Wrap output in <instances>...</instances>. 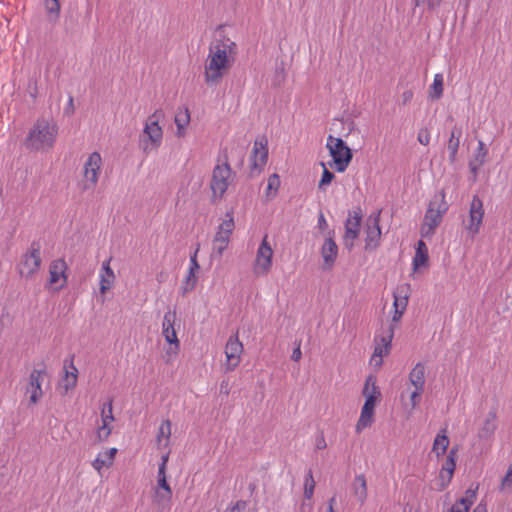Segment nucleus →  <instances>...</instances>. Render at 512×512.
I'll return each instance as SVG.
<instances>
[{"instance_id":"nucleus-1","label":"nucleus","mask_w":512,"mask_h":512,"mask_svg":"<svg viewBox=\"0 0 512 512\" xmlns=\"http://www.w3.org/2000/svg\"><path fill=\"white\" fill-rule=\"evenodd\" d=\"M238 53L237 44L223 36L209 45L204 63V82L208 87L217 86L233 67Z\"/></svg>"},{"instance_id":"nucleus-2","label":"nucleus","mask_w":512,"mask_h":512,"mask_svg":"<svg viewBox=\"0 0 512 512\" xmlns=\"http://www.w3.org/2000/svg\"><path fill=\"white\" fill-rule=\"evenodd\" d=\"M58 135V127L46 119H38L30 129L25 146L32 151H45L54 146Z\"/></svg>"},{"instance_id":"nucleus-3","label":"nucleus","mask_w":512,"mask_h":512,"mask_svg":"<svg viewBox=\"0 0 512 512\" xmlns=\"http://www.w3.org/2000/svg\"><path fill=\"white\" fill-rule=\"evenodd\" d=\"M162 117V110L157 109L145 120L142 134L139 137V147L145 155H149L151 152L158 150L162 145L163 129L159 125V121Z\"/></svg>"},{"instance_id":"nucleus-4","label":"nucleus","mask_w":512,"mask_h":512,"mask_svg":"<svg viewBox=\"0 0 512 512\" xmlns=\"http://www.w3.org/2000/svg\"><path fill=\"white\" fill-rule=\"evenodd\" d=\"M326 147L332 157L330 167H334L337 172H344L352 160V151L341 139L329 135L327 137Z\"/></svg>"},{"instance_id":"nucleus-5","label":"nucleus","mask_w":512,"mask_h":512,"mask_svg":"<svg viewBox=\"0 0 512 512\" xmlns=\"http://www.w3.org/2000/svg\"><path fill=\"white\" fill-rule=\"evenodd\" d=\"M232 180V169L227 158L214 167L210 182L213 201L221 200L226 193Z\"/></svg>"},{"instance_id":"nucleus-6","label":"nucleus","mask_w":512,"mask_h":512,"mask_svg":"<svg viewBox=\"0 0 512 512\" xmlns=\"http://www.w3.org/2000/svg\"><path fill=\"white\" fill-rule=\"evenodd\" d=\"M42 263L41 247L39 243L33 242L30 248L25 252L19 263L17 264V271L19 275L25 279H33Z\"/></svg>"},{"instance_id":"nucleus-7","label":"nucleus","mask_w":512,"mask_h":512,"mask_svg":"<svg viewBox=\"0 0 512 512\" xmlns=\"http://www.w3.org/2000/svg\"><path fill=\"white\" fill-rule=\"evenodd\" d=\"M395 327L389 325V327L383 331L382 335L375 338V347L370 363L380 368L383 364L382 357L389 354L391 349V343L394 336Z\"/></svg>"},{"instance_id":"nucleus-8","label":"nucleus","mask_w":512,"mask_h":512,"mask_svg":"<svg viewBox=\"0 0 512 512\" xmlns=\"http://www.w3.org/2000/svg\"><path fill=\"white\" fill-rule=\"evenodd\" d=\"M102 158L98 152L91 153L84 163L83 190L94 189L98 183Z\"/></svg>"},{"instance_id":"nucleus-9","label":"nucleus","mask_w":512,"mask_h":512,"mask_svg":"<svg viewBox=\"0 0 512 512\" xmlns=\"http://www.w3.org/2000/svg\"><path fill=\"white\" fill-rule=\"evenodd\" d=\"M243 351L244 347L239 340L238 333L230 336L225 345L226 362L224 368L226 372H231L236 369L240 364Z\"/></svg>"},{"instance_id":"nucleus-10","label":"nucleus","mask_w":512,"mask_h":512,"mask_svg":"<svg viewBox=\"0 0 512 512\" xmlns=\"http://www.w3.org/2000/svg\"><path fill=\"white\" fill-rule=\"evenodd\" d=\"M448 210V203L445 200V192L441 190L433 196L425 214V224H439L443 215Z\"/></svg>"},{"instance_id":"nucleus-11","label":"nucleus","mask_w":512,"mask_h":512,"mask_svg":"<svg viewBox=\"0 0 512 512\" xmlns=\"http://www.w3.org/2000/svg\"><path fill=\"white\" fill-rule=\"evenodd\" d=\"M272 256L273 250L268 243V236L265 235L256 253L254 263V273L256 275H266L270 271L272 266Z\"/></svg>"},{"instance_id":"nucleus-12","label":"nucleus","mask_w":512,"mask_h":512,"mask_svg":"<svg viewBox=\"0 0 512 512\" xmlns=\"http://www.w3.org/2000/svg\"><path fill=\"white\" fill-rule=\"evenodd\" d=\"M410 289H411L410 285L405 283V284L399 285L393 293L394 312L392 315V324L391 325H393L394 327H395V324L401 320V318L407 308Z\"/></svg>"},{"instance_id":"nucleus-13","label":"nucleus","mask_w":512,"mask_h":512,"mask_svg":"<svg viewBox=\"0 0 512 512\" xmlns=\"http://www.w3.org/2000/svg\"><path fill=\"white\" fill-rule=\"evenodd\" d=\"M268 159V150L266 146L260 142L255 141L253 145L252 155L250 157V177L258 175L265 167Z\"/></svg>"},{"instance_id":"nucleus-14","label":"nucleus","mask_w":512,"mask_h":512,"mask_svg":"<svg viewBox=\"0 0 512 512\" xmlns=\"http://www.w3.org/2000/svg\"><path fill=\"white\" fill-rule=\"evenodd\" d=\"M67 264L63 259H56L49 266V284L55 285V290L62 289L67 283Z\"/></svg>"},{"instance_id":"nucleus-15","label":"nucleus","mask_w":512,"mask_h":512,"mask_svg":"<svg viewBox=\"0 0 512 512\" xmlns=\"http://www.w3.org/2000/svg\"><path fill=\"white\" fill-rule=\"evenodd\" d=\"M46 376L45 370L34 369L29 376V383L26 392L29 394L30 402L36 404L43 396L42 382Z\"/></svg>"},{"instance_id":"nucleus-16","label":"nucleus","mask_w":512,"mask_h":512,"mask_svg":"<svg viewBox=\"0 0 512 512\" xmlns=\"http://www.w3.org/2000/svg\"><path fill=\"white\" fill-rule=\"evenodd\" d=\"M113 420L112 401H110L108 404L103 406L101 411L102 425L97 429V438L100 442L107 440L110 436L112 431L111 423Z\"/></svg>"},{"instance_id":"nucleus-17","label":"nucleus","mask_w":512,"mask_h":512,"mask_svg":"<svg viewBox=\"0 0 512 512\" xmlns=\"http://www.w3.org/2000/svg\"><path fill=\"white\" fill-rule=\"evenodd\" d=\"M458 454V449L453 447L442 465L440 471V481H441V489H444L451 481L455 467H456V458Z\"/></svg>"},{"instance_id":"nucleus-18","label":"nucleus","mask_w":512,"mask_h":512,"mask_svg":"<svg viewBox=\"0 0 512 512\" xmlns=\"http://www.w3.org/2000/svg\"><path fill=\"white\" fill-rule=\"evenodd\" d=\"M338 256V247L335 241L328 237L325 239L322 247H321V257L323 259V270H330Z\"/></svg>"},{"instance_id":"nucleus-19","label":"nucleus","mask_w":512,"mask_h":512,"mask_svg":"<svg viewBox=\"0 0 512 512\" xmlns=\"http://www.w3.org/2000/svg\"><path fill=\"white\" fill-rule=\"evenodd\" d=\"M177 319L175 310H168L163 317L162 322V335L164 336L166 342H176L179 340L175 330V322Z\"/></svg>"},{"instance_id":"nucleus-20","label":"nucleus","mask_w":512,"mask_h":512,"mask_svg":"<svg viewBox=\"0 0 512 512\" xmlns=\"http://www.w3.org/2000/svg\"><path fill=\"white\" fill-rule=\"evenodd\" d=\"M172 491L153 489L152 503L158 512L170 509Z\"/></svg>"},{"instance_id":"nucleus-21","label":"nucleus","mask_w":512,"mask_h":512,"mask_svg":"<svg viewBox=\"0 0 512 512\" xmlns=\"http://www.w3.org/2000/svg\"><path fill=\"white\" fill-rule=\"evenodd\" d=\"M476 499V489H468L465 496L458 500L454 505L444 512H469L470 507Z\"/></svg>"},{"instance_id":"nucleus-22","label":"nucleus","mask_w":512,"mask_h":512,"mask_svg":"<svg viewBox=\"0 0 512 512\" xmlns=\"http://www.w3.org/2000/svg\"><path fill=\"white\" fill-rule=\"evenodd\" d=\"M365 234L366 249H375L381 239V226H357Z\"/></svg>"},{"instance_id":"nucleus-23","label":"nucleus","mask_w":512,"mask_h":512,"mask_svg":"<svg viewBox=\"0 0 512 512\" xmlns=\"http://www.w3.org/2000/svg\"><path fill=\"white\" fill-rule=\"evenodd\" d=\"M64 371H65V375L61 379V385L67 392V391L73 389L77 384L78 369L73 364V361L70 360L69 364L67 363V361H65Z\"/></svg>"},{"instance_id":"nucleus-24","label":"nucleus","mask_w":512,"mask_h":512,"mask_svg":"<svg viewBox=\"0 0 512 512\" xmlns=\"http://www.w3.org/2000/svg\"><path fill=\"white\" fill-rule=\"evenodd\" d=\"M462 136V128L454 126L451 130L447 144L450 163H454L457 159V153L460 146V138Z\"/></svg>"},{"instance_id":"nucleus-25","label":"nucleus","mask_w":512,"mask_h":512,"mask_svg":"<svg viewBox=\"0 0 512 512\" xmlns=\"http://www.w3.org/2000/svg\"><path fill=\"white\" fill-rule=\"evenodd\" d=\"M115 274L110 267V259L106 260L102 264L100 273V292L105 294L114 284Z\"/></svg>"},{"instance_id":"nucleus-26","label":"nucleus","mask_w":512,"mask_h":512,"mask_svg":"<svg viewBox=\"0 0 512 512\" xmlns=\"http://www.w3.org/2000/svg\"><path fill=\"white\" fill-rule=\"evenodd\" d=\"M174 122L176 124V136L181 138L184 137L186 134V127L190 123V112L187 107L179 108L175 118Z\"/></svg>"},{"instance_id":"nucleus-27","label":"nucleus","mask_w":512,"mask_h":512,"mask_svg":"<svg viewBox=\"0 0 512 512\" xmlns=\"http://www.w3.org/2000/svg\"><path fill=\"white\" fill-rule=\"evenodd\" d=\"M116 453V448H110L105 452L99 453V455L92 462L93 468L100 473L103 467H111Z\"/></svg>"},{"instance_id":"nucleus-28","label":"nucleus","mask_w":512,"mask_h":512,"mask_svg":"<svg viewBox=\"0 0 512 512\" xmlns=\"http://www.w3.org/2000/svg\"><path fill=\"white\" fill-rule=\"evenodd\" d=\"M429 256L428 249L423 240H419L416 246V252L413 258V270L416 271L421 267L428 265Z\"/></svg>"},{"instance_id":"nucleus-29","label":"nucleus","mask_w":512,"mask_h":512,"mask_svg":"<svg viewBox=\"0 0 512 512\" xmlns=\"http://www.w3.org/2000/svg\"><path fill=\"white\" fill-rule=\"evenodd\" d=\"M425 366L417 363L409 373V381L414 388L424 390L425 386Z\"/></svg>"},{"instance_id":"nucleus-30","label":"nucleus","mask_w":512,"mask_h":512,"mask_svg":"<svg viewBox=\"0 0 512 512\" xmlns=\"http://www.w3.org/2000/svg\"><path fill=\"white\" fill-rule=\"evenodd\" d=\"M231 232V229H223V226H220L219 231L216 233L213 250L214 252L218 253V255L221 256L224 250L227 248Z\"/></svg>"},{"instance_id":"nucleus-31","label":"nucleus","mask_w":512,"mask_h":512,"mask_svg":"<svg viewBox=\"0 0 512 512\" xmlns=\"http://www.w3.org/2000/svg\"><path fill=\"white\" fill-rule=\"evenodd\" d=\"M352 489L355 497L363 504L368 496L367 481L364 475H357L353 481Z\"/></svg>"},{"instance_id":"nucleus-32","label":"nucleus","mask_w":512,"mask_h":512,"mask_svg":"<svg viewBox=\"0 0 512 512\" xmlns=\"http://www.w3.org/2000/svg\"><path fill=\"white\" fill-rule=\"evenodd\" d=\"M449 443L450 441L447 436L446 429H442L434 439L432 452L435 453L437 457L444 455L449 446Z\"/></svg>"},{"instance_id":"nucleus-33","label":"nucleus","mask_w":512,"mask_h":512,"mask_svg":"<svg viewBox=\"0 0 512 512\" xmlns=\"http://www.w3.org/2000/svg\"><path fill=\"white\" fill-rule=\"evenodd\" d=\"M483 215V203L478 196H474L470 204V224H482Z\"/></svg>"},{"instance_id":"nucleus-34","label":"nucleus","mask_w":512,"mask_h":512,"mask_svg":"<svg viewBox=\"0 0 512 512\" xmlns=\"http://www.w3.org/2000/svg\"><path fill=\"white\" fill-rule=\"evenodd\" d=\"M171 436V422L170 420L166 419L162 421L158 428V432L156 435V441L159 447H167L169 444Z\"/></svg>"},{"instance_id":"nucleus-35","label":"nucleus","mask_w":512,"mask_h":512,"mask_svg":"<svg viewBox=\"0 0 512 512\" xmlns=\"http://www.w3.org/2000/svg\"><path fill=\"white\" fill-rule=\"evenodd\" d=\"M374 422V410L361 409L360 417L356 424V432L361 433L365 428L370 427Z\"/></svg>"},{"instance_id":"nucleus-36","label":"nucleus","mask_w":512,"mask_h":512,"mask_svg":"<svg viewBox=\"0 0 512 512\" xmlns=\"http://www.w3.org/2000/svg\"><path fill=\"white\" fill-rule=\"evenodd\" d=\"M496 429V414L489 413L488 417L484 421L483 427L479 431L480 438H489Z\"/></svg>"},{"instance_id":"nucleus-37","label":"nucleus","mask_w":512,"mask_h":512,"mask_svg":"<svg viewBox=\"0 0 512 512\" xmlns=\"http://www.w3.org/2000/svg\"><path fill=\"white\" fill-rule=\"evenodd\" d=\"M280 187V178L277 174H272L268 178L267 187L265 190V195L268 199H272L277 195L278 189Z\"/></svg>"},{"instance_id":"nucleus-38","label":"nucleus","mask_w":512,"mask_h":512,"mask_svg":"<svg viewBox=\"0 0 512 512\" xmlns=\"http://www.w3.org/2000/svg\"><path fill=\"white\" fill-rule=\"evenodd\" d=\"M197 283L196 273L192 271H188L187 276L184 278L182 285L180 287V292L182 296H186L189 292H191Z\"/></svg>"},{"instance_id":"nucleus-39","label":"nucleus","mask_w":512,"mask_h":512,"mask_svg":"<svg viewBox=\"0 0 512 512\" xmlns=\"http://www.w3.org/2000/svg\"><path fill=\"white\" fill-rule=\"evenodd\" d=\"M363 395L365 397H368L369 395H372L374 396V398H379L380 397V391L376 385V379L375 377L373 376H368L366 381H365V386H364V389H363Z\"/></svg>"},{"instance_id":"nucleus-40","label":"nucleus","mask_w":512,"mask_h":512,"mask_svg":"<svg viewBox=\"0 0 512 512\" xmlns=\"http://www.w3.org/2000/svg\"><path fill=\"white\" fill-rule=\"evenodd\" d=\"M443 95V75L436 74L431 85L430 96L432 99H439Z\"/></svg>"},{"instance_id":"nucleus-41","label":"nucleus","mask_w":512,"mask_h":512,"mask_svg":"<svg viewBox=\"0 0 512 512\" xmlns=\"http://www.w3.org/2000/svg\"><path fill=\"white\" fill-rule=\"evenodd\" d=\"M316 482L313 478L312 471L309 470L304 479V498L310 500L313 497Z\"/></svg>"},{"instance_id":"nucleus-42","label":"nucleus","mask_w":512,"mask_h":512,"mask_svg":"<svg viewBox=\"0 0 512 512\" xmlns=\"http://www.w3.org/2000/svg\"><path fill=\"white\" fill-rule=\"evenodd\" d=\"M500 491L512 493V463L509 465L505 476L501 480Z\"/></svg>"},{"instance_id":"nucleus-43","label":"nucleus","mask_w":512,"mask_h":512,"mask_svg":"<svg viewBox=\"0 0 512 512\" xmlns=\"http://www.w3.org/2000/svg\"><path fill=\"white\" fill-rule=\"evenodd\" d=\"M170 344V347L165 351V362L170 363L172 362L175 357L178 355L180 350V341L176 340V342H168Z\"/></svg>"},{"instance_id":"nucleus-44","label":"nucleus","mask_w":512,"mask_h":512,"mask_svg":"<svg viewBox=\"0 0 512 512\" xmlns=\"http://www.w3.org/2000/svg\"><path fill=\"white\" fill-rule=\"evenodd\" d=\"M346 234H345V245L346 246H353L354 239L359 235L362 234V228H358L355 226H346Z\"/></svg>"},{"instance_id":"nucleus-45","label":"nucleus","mask_w":512,"mask_h":512,"mask_svg":"<svg viewBox=\"0 0 512 512\" xmlns=\"http://www.w3.org/2000/svg\"><path fill=\"white\" fill-rule=\"evenodd\" d=\"M487 153H488V151L485 147V144L483 143V141H479L473 160L478 162V164H484L486 161Z\"/></svg>"},{"instance_id":"nucleus-46","label":"nucleus","mask_w":512,"mask_h":512,"mask_svg":"<svg viewBox=\"0 0 512 512\" xmlns=\"http://www.w3.org/2000/svg\"><path fill=\"white\" fill-rule=\"evenodd\" d=\"M321 165L323 167V173L318 186L319 189H324V187L329 185L334 179V174L327 169L324 163H321Z\"/></svg>"},{"instance_id":"nucleus-47","label":"nucleus","mask_w":512,"mask_h":512,"mask_svg":"<svg viewBox=\"0 0 512 512\" xmlns=\"http://www.w3.org/2000/svg\"><path fill=\"white\" fill-rule=\"evenodd\" d=\"M45 7L47 11L51 14L59 15L60 13V3L59 0H45Z\"/></svg>"},{"instance_id":"nucleus-48","label":"nucleus","mask_w":512,"mask_h":512,"mask_svg":"<svg viewBox=\"0 0 512 512\" xmlns=\"http://www.w3.org/2000/svg\"><path fill=\"white\" fill-rule=\"evenodd\" d=\"M417 139L419 143L424 146H427L430 143V132L427 128H422L418 132Z\"/></svg>"},{"instance_id":"nucleus-49","label":"nucleus","mask_w":512,"mask_h":512,"mask_svg":"<svg viewBox=\"0 0 512 512\" xmlns=\"http://www.w3.org/2000/svg\"><path fill=\"white\" fill-rule=\"evenodd\" d=\"M153 489L172 491L167 476H157V485Z\"/></svg>"},{"instance_id":"nucleus-50","label":"nucleus","mask_w":512,"mask_h":512,"mask_svg":"<svg viewBox=\"0 0 512 512\" xmlns=\"http://www.w3.org/2000/svg\"><path fill=\"white\" fill-rule=\"evenodd\" d=\"M424 390H418L417 388H414L410 395V401L412 408H416L419 403V398L422 395Z\"/></svg>"},{"instance_id":"nucleus-51","label":"nucleus","mask_w":512,"mask_h":512,"mask_svg":"<svg viewBox=\"0 0 512 512\" xmlns=\"http://www.w3.org/2000/svg\"><path fill=\"white\" fill-rule=\"evenodd\" d=\"M198 248L195 250L194 254L191 256L190 258V268H189V271H192L194 273H196L200 266L198 264V261H197V253H198Z\"/></svg>"},{"instance_id":"nucleus-52","label":"nucleus","mask_w":512,"mask_h":512,"mask_svg":"<svg viewBox=\"0 0 512 512\" xmlns=\"http://www.w3.org/2000/svg\"><path fill=\"white\" fill-rule=\"evenodd\" d=\"M246 506L247 504L245 501L239 500L230 509H228L227 512H244Z\"/></svg>"},{"instance_id":"nucleus-53","label":"nucleus","mask_w":512,"mask_h":512,"mask_svg":"<svg viewBox=\"0 0 512 512\" xmlns=\"http://www.w3.org/2000/svg\"><path fill=\"white\" fill-rule=\"evenodd\" d=\"M365 403L362 408H367L369 410H374L377 402V398H374V396L369 395L368 397H365Z\"/></svg>"},{"instance_id":"nucleus-54","label":"nucleus","mask_w":512,"mask_h":512,"mask_svg":"<svg viewBox=\"0 0 512 512\" xmlns=\"http://www.w3.org/2000/svg\"><path fill=\"white\" fill-rule=\"evenodd\" d=\"M349 216L354 220L353 224H360L362 220V211L360 208L354 209L349 213Z\"/></svg>"},{"instance_id":"nucleus-55","label":"nucleus","mask_w":512,"mask_h":512,"mask_svg":"<svg viewBox=\"0 0 512 512\" xmlns=\"http://www.w3.org/2000/svg\"><path fill=\"white\" fill-rule=\"evenodd\" d=\"M483 164H478V162H476L475 160H471L469 162V169L471 171V173L473 174V177H474V180L476 179L477 177V173H478V169L482 166Z\"/></svg>"},{"instance_id":"nucleus-56","label":"nucleus","mask_w":512,"mask_h":512,"mask_svg":"<svg viewBox=\"0 0 512 512\" xmlns=\"http://www.w3.org/2000/svg\"><path fill=\"white\" fill-rule=\"evenodd\" d=\"M313 504L310 502L303 501L300 505L299 512H312Z\"/></svg>"},{"instance_id":"nucleus-57","label":"nucleus","mask_w":512,"mask_h":512,"mask_svg":"<svg viewBox=\"0 0 512 512\" xmlns=\"http://www.w3.org/2000/svg\"><path fill=\"white\" fill-rule=\"evenodd\" d=\"M301 356H302V353H301V349H300V344H298V346L292 352L291 359L293 361L297 362L301 359Z\"/></svg>"},{"instance_id":"nucleus-58","label":"nucleus","mask_w":512,"mask_h":512,"mask_svg":"<svg viewBox=\"0 0 512 512\" xmlns=\"http://www.w3.org/2000/svg\"><path fill=\"white\" fill-rule=\"evenodd\" d=\"M413 98V93L412 91L410 90H407L405 92L402 93V101H403V104H407L409 103Z\"/></svg>"},{"instance_id":"nucleus-59","label":"nucleus","mask_w":512,"mask_h":512,"mask_svg":"<svg viewBox=\"0 0 512 512\" xmlns=\"http://www.w3.org/2000/svg\"><path fill=\"white\" fill-rule=\"evenodd\" d=\"M442 0H427V6L429 10H435L441 4Z\"/></svg>"},{"instance_id":"nucleus-60","label":"nucleus","mask_w":512,"mask_h":512,"mask_svg":"<svg viewBox=\"0 0 512 512\" xmlns=\"http://www.w3.org/2000/svg\"><path fill=\"white\" fill-rule=\"evenodd\" d=\"M434 227H435V226H427V229H423V230L421 231V235H422L423 237H427V236H429V235H432V234L434 233Z\"/></svg>"},{"instance_id":"nucleus-61","label":"nucleus","mask_w":512,"mask_h":512,"mask_svg":"<svg viewBox=\"0 0 512 512\" xmlns=\"http://www.w3.org/2000/svg\"><path fill=\"white\" fill-rule=\"evenodd\" d=\"M220 392L224 393L225 395L229 394V388H228V382L222 381L220 384Z\"/></svg>"},{"instance_id":"nucleus-62","label":"nucleus","mask_w":512,"mask_h":512,"mask_svg":"<svg viewBox=\"0 0 512 512\" xmlns=\"http://www.w3.org/2000/svg\"><path fill=\"white\" fill-rule=\"evenodd\" d=\"M326 447V441L323 437H320L316 441V448L317 449H324Z\"/></svg>"},{"instance_id":"nucleus-63","label":"nucleus","mask_w":512,"mask_h":512,"mask_svg":"<svg viewBox=\"0 0 512 512\" xmlns=\"http://www.w3.org/2000/svg\"><path fill=\"white\" fill-rule=\"evenodd\" d=\"M166 467H167V464L160 463L157 476H166Z\"/></svg>"},{"instance_id":"nucleus-64","label":"nucleus","mask_w":512,"mask_h":512,"mask_svg":"<svg viewBox=\"0 0 512 512\" xmlns=\"http://www.w3.org/2000/svg\"><path fill=\"white\" fill-rule=\"evenodd\" d=\"M473 512H487L486 506L484 504H478Z\"/></svg>"}]
</instances>
